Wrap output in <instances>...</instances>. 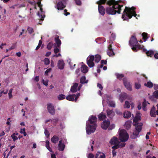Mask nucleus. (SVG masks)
Listing matches in <instances>:
<instances>
[{"label":"nucleus","mask_w":158,"mask_h":158,"mask_svg":"<svg viewBox=\"0 0 158 158\" xmlns=\"http://www.w3.org/2000/svg\"><path fill=\"white\" fill-rule=\"evenodd\" d=\"M131 97H130L128 96L125 93H122L119 95V100L121 102H122L123 101L126 99V98L128 99L129 100L131 99Z\"/></svg>","instance_id":"13"},{"label":"nucleus","mask_w":158,"mask_h":158,"mask_svg":"<svg viewBox=\"0 0 158 158\" xmlns=\"http://www.w3.org/2000/svg\"><path fill=\"white\" fill-rule=\"evenodd\" d=\"M144 85L149 88H152L153 87V84L152 82L148 81L147 83H145Z\"/></svg>","instance_id":"38"},{"label":"nucleus","mask_w":158,"mask_h":158,"mask_svg":"<svg viewBox=\"0 0 158 158\" xmlns=\"http://www.w3.org/2000/svg\"><path fill=\"white\" fill-rule=\"evenodd\" d=\"M98 10L99 13L102 15L103 16L105 13L106 9L102 6H98Z\"/></svg>","instance_id":"17"},{"label":"nucleus","mask_w":158,"mask_h":158,"mask_svg":"<svg viewBox=\"0 0 158 158\" xmlns=\"http://www.w3.org/2000/svg\"><path fill=\"white\" fill-rule=\"evenodd\" d=\"M124 85L125 87L129 90L131 91L132 88L131 85L130 84L129 81L126 78H124L123 79Z\"/></svg>","instance_id":"12"},{"label":"nucleus","mask_w":158,"mask_h":158,"mask_svg":"<svg viewBox=\"0 0 158 158\" xmlns=\"http://www.w3.org/2000/svg\"><path fill=\"white\" fill-rule=\"evenodd\" d=\"M121 2V1L108 0L107 2V5L109 6L106 8V14L111 15H115L116 13L118 14H121V8L123 6V5L119 4V3Z\"/></svg>","instance_id":"1"},{"label":"nucleus","mask_w":158,"mask_h":158,"mask_svg":"<svg viewBox=\"0 0 158 158\" xmlns=\"http://www.w3.org/2000/svg\"><path fill=\"white\" fill-rule=\"evenodd\" d=\"M96 158H105V155L102 152H98L96 154Z\"/></svg>","instance_id":"26"},{"label":"nucleus","mask_w":158,"mask_h":158,"mask_svg":"<svg viewBox=\"0 0 158 158\" xmlns=\"http://www.w3.org/2000/svg\"><path fill=\"white\" fill-rule=\"evenodd\" d=\"M76 4L78 6H80L81 5V2L80 0H75Z\"/></svg>","instance_id":"46"},{"label":"nucleus","mask_w":158,"mask_h":158,"mask_svg":"<svg viewBox=\"0 0 158 158\" xmlns=\"http://www.w3.org/2000/svg\"><path fill=\"white\" fill-rule=\"evenodd\" d=\"M135 9V7L134 6L131 8L126 6L122 16V19L124 21H128L129 19H131L132 16L136 17L137 15L135 11L134 10Z\"/></svg>","instance_id":"4"},{"label":"nucleus","mask_w":158,"mask_h":158,"mask_svg":"<svg viewBox=\"0 0 158 158\" xmlns=\"http://www.w3.org/2000/svg\"><path fill=\"white\" fill-rule=\"evenodd\" d=\"M56 43L53 44V46L55 47L54 49V52L55 53H57L60 52V46L61 44V42L60 40H56Z\"/></svg>","instance_id":"11"},{"label":"nucleus","mask_w":158,"mask_h":158,"mask_svg":"<svg viewBox=\"0 0 158 158\" xmlns=\"http://www.w3.org/2000/svg\"><path fill=\"white\" fill-rule=\"evenodd\" d=\"M101 59V56L98 54H97L95 56L94 60L96 62L98 63L100 61Z\"/></svg>","instance_id":"34"},{"label":"nucleus","mask_w":158,"mask_h":158,"mask_svg":"<svg viewBox=\"0 0 158 158\" xmlns=\"http://www.w3.org/2000/svg\"><path fill=\"white\" fill-rule=\"evenodd\" d=\"M124 108H129L130 107V104L129 102L127 101H126L125 102V104L124 105Z\"/></svg>","instance_id":"41"},{"label":"nucleus","mask_w":158,"mask_h":158,"mask_svg":"<svg viewBox=\"0 0 158 158\" xmlns=\"http://www.w3.org/2000/svg\"><path fill=\"white\" fill-rule=\"evenodd\" d=\"M129 43L131 47V49L134 52H136L137 50L142 48V47L139 45L137 40H130Z\"/></svg>","instance_id":"7"},{"label":"nucleus","mask_w":158,"mask_h":158,"mask_svg":"<svg viewBox=\"0 0 158 158\" xmlns=\"http://www.w3.org/2000/svg\"><path fill=\"white\" fill-rule=\"evenodd\" d=\"M135 87L136 89H139L141 87L140 84L138 83H135Z\"/></svg>","instance_id":"44"},{"label":"nucleus","mask_w":158,"mask_h":158,"mask_svg":"<svg viewBox=\"0 0 158 158\" xmlns=\"http://www.w3.org/2000/svg\"><path fill=\"white\" fill-rule=\"evenodd\" d=\"M146 53L148 56H150L151 57L154 54V52L152 50H149Z\"/></svg>","instance_id":"37"},{"label":"nucleus","mask_w":158,"mask_h":158,"mask_svg":"<svg viewBox=\"0 0 158 158\" xmlns=\"http://www.w3.org/2000/svg\"><path fill=\"white\" fill-rule=\"evenodd\" d=\"M27 30L30 34H32L34 32L33 29L30 27H28Z\"/></svg>","instance_id":"43"},{"label":"nucleus","mask_w":158,"mask_h":158,"mask_svg":"<svg viewBox=\"0 0 158 158\" xmlns=\"http://www.w3.org/2000/svg\"><path fill=\"white\" fill-rule=\"evenodd\" d=\"M80 95V93H78L76 95V96L75 97V101L76 102L77 99L79 97Z\"/></svg>","instance_id":"58"},{"label":"nucleus","mask_w":158,"mask_h":158,"mask_svg":"<svg viewBox=\"0 0 158 158\" xmlns=\"http://www.w3.org/2000/svg\"><path fill=\"white\" fill-rule=\"evenodd\" d=\"M98 117L100 120L102 121L106 117V116L102 112L98 115Z\"/></svg>","instance_id":"31"},{"label":"nucleus","mask_w":158,"mask_h":158,"mask_svg":"<svg viewBox=\"0 0 158 158\" xmlns=\"http://www.w3.org/2000/svg\"><path fill=\"white\" fill-rule=\"evenodd\" d=\"M44 134L47 137H49V132L46 129L45 130Z\"/></svg>","instance_id":"53"},{"label":"nucleus","mask_w":158,"mask_h":158,"mask_svg":"<svg viewBox=\"0 0 158 158\" xmlns=\"http://www.w3.org/2000/svg\"><path fill=\"white\" fill-rule=\"evenodd\" d=\"M46 147L47 149L50 152H52V149L50 148L49 146V141L46 140L45 142Z\"/></svg>","instance_id":"35"},{"label":"nucleus","mask_w":158,"mask_h":158,"mask_svg":"<svg viewBox=\"0 0 158 158\" xmlns=\"http://www.w3.org/2000/svg\"><path fill=\"white\" fill-rule=\"evenodd\" d=\"M75 96L76 95L74 94L72 95H69L66 97V99L69 101H73L75 100Z\"/></svg>","instance_id":"22"},{"label":"nucleus","mask_w":158,"mask_h":158,"mask_svg":"<svg viewBox=\"0 0 158 158\" xmlns=\"http://www.w3.org/2000/svg\"><path fill=\"white\" fill-rule=\"evenodd\" d=\"M88 158H93L94 157V155L92 153H89L87 156Z\"/></svg>","instance_id":"56"},{"label":"nucleus","mask_w":158,"mask_h":158,"mask_svg":"<svg viewBox=\"0 0 158 158\" xmlns=\"http://www.w3.org/2000/svg\"><path fill=\"white\" fill-rule=\"evenodd\" d=\"M155 107L154 106H153L152 108L151 109L150 112V114L151 116L156 117V114H155Z\"/></svg>","instance_id":"25"},{"label":"nucleus","mask_w":158,"mask_h":158,"mask_svg":"<svg viewBox=\"0 0 158 158\" xmlns=\"http://www.w3.org/2000/svg\"><path fill=\"white\" fill-rule=\"evenodd\" d=\"M109 98H110L107 96L103 98L102 101L103 105L104 106L106 102H107V103L109 104L110 106L112 107H115V103L113 101H109Z\"/></svg>","instance_id":"10"},{"label":"nucleus","mask_w":158,"mask_h":158,"mask_svg":"<svg viewBox=\"0 0 158 158\" xmlns=\"http://www.w3.org/2000/svg\"><path fill=\"white\" fill-rule=\"evenodd\" d=\"M88 67L85 65H82L81 67V71L84 73H86L88 71Z\"/></svg>","instance_id":"21"},{"label":"nucleus","mask_w":158,"mask_h":158,"mask_svg":"<svg viewBox=\"0 0 158 158\" xmlns=\"http://www.w3.org/2000/svg\"><path fill=\"white\" fill-rule=\"evenodd\" d=\"M44 62L46 65H48L50 64L49 60L48 58H45L44 60Z\"/></svg>","instance_id":"42"},{"label":"nucleus","mask_w":158,"mask_h":158,"mask_svg":"<svg viewBox=\"0 0 158 158\" xmlns=\"http://www.w3.org/2000/svg\"><path fill=\"white\" fill-rule=\"evenodd\" d=\"M115 149H113L112 151V155L113 156H114L116 155V152L115 150Z\"/></svg>","instance_id":"62"},{"label":"nucleus","mask_w":158,"mask_h":158,"mask_svg":"<svg viewBox=\"0 0 158 158\" xmlns=\"http://www.w3.org/2000/svg\"><path fill=\"white\" fill-rule=\"evenodd\" d=\"M47 109L48 112L52 115H53L55 114V110L54 106L51 103L48 104Z\"/></svg>","instance_id":"14"},{"label":"nucleus","mask_w":158,"mask_h":158,"mask_svg":"<svg viewBox=\"0 0 158 158\" xmlns=\"http://www.w3.org/2000/svg\"><path fill=\"white\" fill-rule=\"evenodd\" d=\"M18 133H14L11 135V137L13 139V141H15L16 140L18 139L17 136L18 135Z\"/></svg>","instance_id":"33"},{"label":"nucleus","mask_w":158,"mask_h":158,"mask_svg":"<svg viewBox=\"0 0 158 158\" xmlns=\"http://www.w3.org/2000/svg\"><path fill=\"white\" fill-rule=\"evenodd\" d=\"M116 76L117 78L119 80L121 79V78L123 77L124 76L123 74H119L118 73L116 74Z\"/></svg>","instance_id":"45"},{"label":"nucleus","mask_w":158,"mask_h":158,"mask_svg":"<svg viewBox=\"0 0 158 158\" xmlns=\"http://www.w3.org/2000/svg\"><path fill=\"white\" fill-rule=\"evenodd\" d=\"M64 63L62 60H60L58 62V67L59 69H64Z\"/></svg>","instance_id":"19"},{"label":"nucleus","mask_w":158,"mask_h":158,"mask_svg":"<svg viewBox=\"0 0 158 158\" xmlns=\"http://www.w3.org/2000/svg\"><path fill=\"white\" fill-rule=\"evenodd\" d=\"M129 135L126 130H121L119 133V138L121 142H124L127 141L128 139Z\"/></svg>","instance_id":"6"},{"label":"nucleus","mask_w":158,"mask_h":158,"mask_svg":"<svg viewBox=\"0 0 158 158\" xmlns=\"http://www.w3.org/2000/svg\"><path fill=\"white\" fill-rule=\"evenodd\" d=\"M37 4H38V6L40 7H42V5L41 4V1L40 0H39V1L37 2Z\"/></svg>","instance_id":"60"},{"label":"nucleus","mask_w":158,"mask_h":158,"mask_svg":"<svg viewBox=\"0 0 158 158\" xmlns=\"http://www.w3.org/2000/svg\"><path fill=\"white\" fill-rule=\"evenodd\" d=\"M78 85L77 83H75L71 87V91L73 93L77 91V88Z\"/></svg>","instance_id":"24"},{"label":"nucleus","mask_w":158,"mask_h":158,"mask_svg":"<svg viewBox=\"0 0 158 158\" xmlns=\"http://www.w3.org/2000/svg\"><path fill=\"white\" fill-rule=\"evenodd\" d=\"M130 40H137L135 36V34L134 33L133 35H132Z\"/></svg>","instance_id":"54"},{"label":"nucleus","mask_w":158,"mask_h":158,"mask_svg":"<svg viewBox=\"0 0 158 158\" xmlns=\"http://www.w3.org/2000/svg\"><path fill=\"white\" fill-rule=\"evenodd\" d=\"M108 1L107 0H100L97 2L96 4L98 5L101 6L102 4H105L106 3L107 4Z\"/></svg>","instance_id":"27"},{"label":"nucleus","mask_w":158,"mask_h":158,"mask_svg":"<svg viewBox=\"0 0 158 158\" xmlns=\"http://www.w3.org/2000/svg\"><path fill=\"white\" fill-rule=\"evenodd\" d=\"M109 143L111 145H114L112 147L113 149H117L119 148H122L125 146L126 143L119 141L118 138L115 136L113 137L110 141Z\"/></svg>","instance_id":"5"},{"label":"nucleus","mask_w":158,"mask_h":158,"mask_svg":"<svg viewBox=\"0 0 158 158\" xmlns=\"http://www.w3.org/2000/svg\"><path fill=\"white\" fill-rule=\"evenodd\" d=\"M94 56L93 55L89 56L87 58L86 61L87 64L90 68L93 67L94 65Z\"/></svg>","instance_id":"9"},{"label":"nucleus","mask_w":158,"mask_h":158,"mask_svg":"<svg viewBox=\"0 0 158 158\" xmlns=\"http://www.w3.org/2000/svg\"><path fill=\"white\" fill-rule=\"evenodd\" d=\"M52 69L51 68H49L48 69H47L45 73V74L47 75L48 73L50 72L51 70Z\"/></svg>","instance_id":"59"},{"label":"nucleus","mask_w":158,"mask_h":158,"mask_svg":"<svg viewBox=\"0 0 158 158\" xmlns=\"http://www.w3.org/2000/svg\"><path fill=\"white\" fill-rule=\"evenodd\" d=\"M86 78L85 76L82 77L80 80V82L81 84L86 83L88 82V81H85Z\"/></svg>","instance_id":"36"},{"label":"nucleus","mask_w":158,"mask_h":158,"mask_svg":"<svg viewBox=\"0 0 158 158\" xmlns=\"http://www.w3.org/2000/svg\"><path fill=\"white\" fill-rule=\"evenodd\" d=\"M107 116L108 117L112 118L114 115V112L112 110L108 109L106 110Z\"/></svg>","instance_id":"20"},{"label":"nucleus","mask_w":158,"mask_h":158,"mask_svg":"<svg viewBox=\"0 0 158 158\" xmlns=\"http://www.w3.org/2000/svg\"><path fill=\"white\" fill-rule=\"evenodd\" d=\"M57 98L59 100H61L65 99V96L64 94H60L58 96Z\"/></svg>","instance_id":"39"},{"label":"nucleus","mask_w":158,"mask_h":158,"mask_svg":"<svg viewBox=\"0 0 158 158\" xmlns=\"http://www.w3.org/2000/svg\"><path fill=\"white\" fill-rule=\"evenodd\" d=\"M27 33V31L26 30L24 29L22 30V31L20 32L19 34V36L22 35H25Z\"/></svg>","instance_id":"40"},{"label":"nucleus","mask_w":158,"mask_h":158,"mask_svg":"<svg viewBox=\"0 0 158 158\" xmlns=\"http://www.w3.org/2000/svg\"><path fill=\"white\" fill-rule=\"evenodd\" d=\"M149 35L146 32H143L142 34V40H147L148 38Z\"/></svg>","instance_id":"32"},{"label":"nucleus","mask_w":158,"mask_h":158,"mask_svg":"<svg viewBox=\"0 0 158 158\" xmlns=\"http://www.w3.org/2000/svg\"><path fill=\"white\" fill-rule=\"evenodd\" d=\"M108 127V130H110L114 129L115 127V125L114 124H111Z\"/></svg>","instance_id":"51"},{"label":"nucleus","mask_w":158,"mask_h":158,"mask_svg":"<svg viewBox=\"0 0 158 158\" xmlns=\"http://www.w3.org/2000/svg\"><path fill=\"white\" fill-rule=\"evenodd\" d=\"M65 5H64L62 2H59L57 4L56 8L58 10H63L65 7Z\"/></svg>","instance_id":"18"},{"label":"nucleus","mask_w":158,"mask_h":158,"mask_svg":"<svg viewBox=\"0 0 158 158\" xmlns=\"http://www.w3.org/2000/svg\"><path fill=\"white\" fill-rule=\"evenodd\" d=\"M141 114L139 112H137L135 117L133 120V124L135 126L136 131L134 132L131 136L132 139H135L138 137L140 132L141 131L143 124L142 123H138L137 122L141 120Z\"/></svg>","instance_id":"2"},{"label":"nucleus","mask_w":158,"mask_h":158,"mask_svg":"<svg viewBox=\"0 0 158 158\" xmlns=\"http://www.w3.org/2000/svg\"><path fill=\"white\" fill-rule=\"evenodd\" d=\"M94 141L91 140L90 142V145H91V148L92 149V151H93L94 147H93V145L94 144Z\"/></svg>","instance_id":"47"},{"label":"nucleus","mask_w":158,"mask_h":158,"mask_svg":"<svg viewBox=\"0 0 158 158\" xmlns=\"http://www.w3.org/2000/svg\"><path fill=\"white\" fill-rule=\"evenodd\" d=\"M107 62V61L106 60H101V64H106Z\"/></svg>","instance_id":"64"},{"label":"nucleus","mask_w":158,"mask_h":158,"mask_svg":"<svg viewBox=\"0 0 158 158\" xmlns=\"http://www.w3.org/2000/svg\"><path fill=\"white\" fill-rule=\"evenodd\" d=\"M115 111H116V114L118 115H122V113L119 110H116Z\"/></svg>","instance_id":"63"},{"label":"nucleus","mask_w":158,"mask_h":158,"mask_svg":"<svg viewBox=\"0 0 158 158\" xmlns=\"http://www.w3.org/2000/svg\"><path fill=\"white\" fill-rule=\"evenodd\" d=\"M58 121V118H56L55 119H52V123H55L57 122Z\"/></svg>","instance_id":"55"},{"label":"nucleus","mask_w":158,"mask_h":158,"mask_svg":"<svg viewBox=\"0 0 158 158\" xmlns=\"http://www.w3.org/2000/svg\"><path fill=\"white\" fill-rule=\"evenodd\" d=\"M97 119L95 116L92 115L89 117L86 123V130L87 134L89 135L95 131L97 127Z\"/></svg>","instance_id":"3"},{"label":"nucleus","mask_w":158,"mask_h":158,"mask_svg":"<svg viewBox=\"0 0 158 158\" xmlns=\"http://www.w3.org/2000/svg\"><path fill=\"white\" fill-rule=\"evenodd\" d=\"M110 122L109 120H104L101 124V127L103 129H106L110 125Z\"/></svg>","instance_id":"15"},{"label":"nucleus","mask_w":158,"mask_h":158,"mask_svg":"<svg viewBox=\"0 0 158 158\" xmlns=\"http://www.w3.org/2000/svg\"><path fill=\"white\" fill-rule=\"evenodd\" d=\"M12 90H13V89H10V90L9 91V92L8 93V95H9V98H11L12 97V95L11 93H12Z\"/></svg>","instance_id":"50"},{"label":"nucleus","mask_w":158,"mask_h":158,"mask_svg":"<svg viewBox=\"0 0 158 158\" xmlns=\"http://www.w3.org/2000/svg\"><path fill=\"white\" fill-rule=\"evenodd\" d=\"M59 140V137L56 135H54L51 139V141L53 143H57Z\"/></svg>","instance_id":"23"},{"label":"nucleus","mask_w":158,"mask_h":158,"mask_svg":"<svg viewBox=\"0 0 158 158\" xmlns=\"http://www.w3.org/2000/svg\"><path fill=\"white\" fill-rule=\"evenodd\" d=\"M42 82L43 84L45 86H47L48 85V80L44 81V79H43Z\"/></svg>","instance_id":"52"},{"label":"nucleus","mask_w":158,"mask_h":158,"mask_svg":"<svg viewBox=\"0 0 158 158\" xmlns=\"http://www.w3.org/2000/svg\"><path fill=\"white\" fill-rule=\"evenodd\" d=\"M147 104H149L148 102H147L145 100H144V102L142 104V109L144 111H146L147 110L146 106Z\"/></svg>","instance_id":"30"},{"label":"nucleus","mask_w":158,"mask_h":158,"mask_svg":"<svg viewBox=\"0 0 158 158\" xmlns=\"http://www.w3.org/2000/svg\"><path fill=\"white\" fill-rule=\"evenodd\" d=\"M64 14L66 16L70 15V13L69 12H67V10L66 9H65L64 10Z\"/></svg>","instance_id":"57"},{"label":"nucleus","mask_w":158,"mask_h":158,"mask_svg":"<svg viewBox=\"0 0 158 158\" xmlns=\"http://www.w3.org/2000/svg\"><path fill=\"white\" fill-rule=\"evenodd\" d=\"M153 96L156 98H158V91L154 92L153 94Z\"/></svg>","instance_id":"48"},{"label":"nucleus","mask_w":158,"mask_h":158,"mask_svg":"<svg viewBox=\"0 0 158 158\" xmlns=\"http://www.w3.org/2000/svg\"><path fill=\"white\" fill-rule=\"evenodd\" d=\"M97 86L101 90H102V86L101 84L98 83L97 84Z\"/></svg>","instance_id":"61"},{"label":"nucleus","mask_w":158,"mask_h":158,"mask_svg":"<svg viewBox=\"0 0 158 158\" xmlns=\"http://www.w3.org/2000/svg\"><path fill=\"white\" fill-rule=\"evenodd\" d=\"M53 45L52 43L51 42L49 43L47 45V48L49 50H50L52 48Z\"/></svg>","instance_id":"49"},{"label":"nucleus","mask_w":158,"mask_h":158,"mask_svg":"<svg viewBox=\"0 0 158 158\" xmlns=\"http://www.w3.org/2000/svg\"><path fill=\"white\" fill-rule=\"evenodd\" d=\"M112 41L113 40H109V41L108 42V50L107 51V54L110 56H112L114 55V53L112 48V44L113 43Z\"/></svg>","instance_id":"8"},{"label":"nucleus","mask_w":158,"mask_h":158,"mask_svg":"<svg viewBox=\"0 0 158 158\" xmlns=\"http://www.w3.org/2000/svg\"><path fill=\"white\" fill-rule=\"evenodd\" d=\"M131 114L129 111H125L124 113L123 116L124 118H128L131 117Z\"/></svg>","instance_id":"28"},{"label":"nucleus","mask_w":158,"mask_h":158,"mask_svg":"<svg viewBox=\"0 0 158 158\" xmlns=\"http://www.w3.org/2000/svg\"><path fill=\"white\" fill-rule=\"evenodd\" d=\"M62 140H60L59 141L58 146V149L60 151H63L65 147L64 144L62 143Z\"/></svg>","instance_id":"16"},{"label":"nucleus","mask_w":158,"mask_h":158,"mask_svg":"<svg viewBox=\"0 0 158 158\" xmlns=\"http://www.w3.org/2000/svg\"><path fill=\"white\" fill-rule=\"evenodd\" d=\"M131 125V121L130 120L126 122L125 126L127 129H129Z\"/></svg>","instance_id":"29"}]
</instances>
